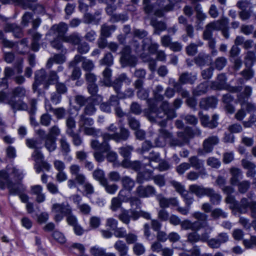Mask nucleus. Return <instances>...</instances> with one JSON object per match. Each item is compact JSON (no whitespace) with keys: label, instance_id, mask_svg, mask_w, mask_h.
I'll use <instances>...</instances> for the list:
<instances>
[{"label":"nucleus","instance_id":"f257e3e1","mask_svg":"<svg viewBox=\"0 0 256 256\" xmlns=\"http://www.w3.org/2000/svg\"><path fill=\"white\" fill-rule=\"evenodd\" d=\"M24 175L21 170L15 168L10 170L6 168L0 170V189L6 187L11 194L17 195L24 190V186L20 182Z\"/></svg>","mask_w":256,"mask_h":256},{"label":"nucleus","instance_id":"f03ea898","mask_svg":"<svg viewBox=\"0 0 256 256\" xmlns=\"http://www.w3.org/2000/svg\"><path fill=\"white\" fill-rule=\"evenodd\" d=\"M26 96L27 90L24 87L20 86L12 88L8 94L1 90L0 103L8 104L14 114L17 111L26 110H28V104L22 100Z\"/></svg>","mask_w":256,"mask_h":256},{"label":"nucleus","instance_id":"7ed1b4c3","mask_svg":"<svg viewBox=\"0 0 256 256\" xmlns=\"http://www.w3.org/2000/svg\"><path fill=\"white\" fill-rule=\"evenodd\" d=\"M148 102V108L144 110L145 116L152 122L158 123L160 126L164 127L166 125V110H158L157 105L155 104H150Z\"/></svg>","mask_w":256,"mask_h":256},{"label":"nucleus","instance_id":"20e7f679","mask_svg":"<svg viewBox=\"0 0 256 256\" xmlns=\"http://www.w3.org/2000/svg\"><path fill=\"white\" fill-rule=\"evenodd\" d=\"M90 146L94 150L93 155L96 160L99 162L104 161V154L110 150V146L106 140L103 139L101 143L96 140H92L90 142Z\"/></svg>","mask_w":256,"mask_h":256},{"label":"nucleus","instance_id":"39448f33","mask_svg":"<svg viewBox=\"0 0 256 256\" xmlns=\"http://www.w3.org/2000/svg\"><path fill=\"white\" fill-rule=\"evenodd\" d=\"M227 78L224 74H219L214 81L211 82L210 87L216 90H226L230 92L236 93L242 90V86H232L226 83Z\"/></svg>","mask_w":256,"mask_h":256},{"label":"nucleus","instance_id":"423d86ee","mask_svg":"<svg viewBox=\"0 0 256 256\" xmlns=\"http://www.w3.org/2000/svg\"><path fill=\"white\" fill-rule=\"evenodd\" d=\"M51 211L54 214V220L56 222L60 221L66 214L72 212V208L68 203H55L52 205Z\"/></svg>","mask_w":256,"mask_h":256},{"label":"nucleus","instance_id":"0eeeda50","mask_svg":"<svg viewBox=\"0 0 256 256\" xmlns=\"http://www.w3.org/2000/svg\"><path fill=\"white\" fill-rule=\"evenodd\" d=\"M236 210L240 214H246L248 212V208H250L251 212V216L256 219V202H249L248 199L243 198L241 199L239 204L236 206Z\"/></svg>","mask_w":256,"mask_h":256},{"label":"nucleus","instance_id":"6e6552de","mask_svg":"<svg viewBox=\"0 0 256 256\" xmlns=\"http://www.w3.org/2000/svg\"><path fill=\"white\" fill-rule=\"evenodd\" d=\"M219 142V138L216 136H212L206 138L202 142V148L198 150V154L204 156L212 152L214 146Z\"/></svg>","mask_w":256,"mask_h":256},{"label":"nucleus","instance_id":"1a4fd4ad","mask_svg":"<svg viewBox=\"0 0 256 256\" xmlns=\"http://www.w3.org/2000/svg\"><path fill=\"white\" fill-rule=\"evenodd\" d=\"M120 62L124 66H134L136 64V58L131 54L130 48L128 46H125L120 52Z\"/></svg>","mask_w":256,"mask_h":256},{"label":"nucleus","instance_id":"9d476101","mask_svg":"<svg viewBox=\"0 0 256 256\" xmlns=\"http://www.w3.org/2000/svg\"><path fill=\"white\" fill-rule=\"evenodd\" d=\"M130 133L128 130L121 128L120 132H116L113 134H110L105 132L102 134L104 140H106L108 141L110 140H113L116 142H120L121 140H126L129 137Z\"/></svg>","mask_w":256,"mask_h":256},{"label":"nucleus","instance_id":"9b49d317","mask_svg":"<svg viewBox=\"0 0 256 256\" xmlns=\"http://www.w3.org/2000/svg\"><path fill=\"white\" fill-rule=\"evenodd\" d=\"M80 62H82V68L85 71L90 72L94 67V64L92 60L86 59V58L79 54L75 56L73 60L70 62V66H74Z\"/></svg>","mask_w":256,"mask_h":256},{"label":"nucleus","instance_id":"f8f14e48","mask_svg":"<svg viewBox=\"0 0 256 256\" xmlns=\"http://www.w3.org/2000/svg\"><path fill=\"white\" fill-rule=\"evenodd\" d=\"M158 132V136L154 141L156 146L158 147L164 146L166 144V140L172 138V134L163 128H160Z\"/></svg>","mask_w":256,"mask_h":256},{"label":"nucleus","instance_id":"ddd939ff","mask_svg":"<svg viewBox=\"0 0 256 256\" xmlns=\"http://www.w3.org/2000/svg\"><path fill=\"white\" fill-rule=\"evenodd\" d=\"M70 174L74 176L76 182L80 185H82L86 180V176L80 172V167L77 164H72L69 167Z\"/></svg>","mask_w":256,"mask_h":256},{"label":"nucleus","instance_id":"4468645a","mask_svg":"<svg viewBox=\"0 0 256 256\" xmlns=\"http://www.w3.org/2000/svg\"><path fill=\"white\" fill-rule=\"evenodd\" d=\"M156 190L154 188L151 186H138L134 194L140 198H148L156 194Z\"/></svg>","mask_w":256,"mask_h":256},{"label":"nucleus","instance_id":"2eb2a0df","mask_svg":"<svg viewBox=\"0 0 256 256\" xmlns=\"http://www.w3.org/2000/svg\"><path fill=\"white\" fill-rule=\"evenodd\" d=\"M156 200L162 208L165 209L170 206H178V200L176 198H166L161 194H159L156 196Z\"/></svg>","mask_w":256,"mask_h":256},{"label":"nucleus","instance_id":"dca6fc26","mask_svg":"<svg viewBox=\"0 0 256 256\" xmlns=\"http://www.w3.org/2000/svg\"><path fill=\"white\" fill-rule=\"evenodd\" d=\"M68 30V26L64 22H61L58 24L53 25L50 28L49 31L50 34H56L57 37L61 38L62 41L63 38L64 37L65 34Z\"/></svg>","mask_w":256,"mask_h":256},{"label":"nucleus","instance_id":"f3484780","mask_svg":"<svg viewBox=\"0 0 256 256\" xmlns=\"http://www.w3.org/2000/svg\"><path fill=\"white\" fill-rule=\"evenodd\" d=\"M200 114V118L201 124L204 127H208L210 128H216L218 125V116L216 114L212 116V120H210V118L208 115Z\"/></svg>","mask_w":256,"mask_h":256},{"label":"nucleus","instance_id":"a211bd4d","mask_svg":"<svg viewBox=\"0 0 256 256\" xmlns=\"http://www.w3.org/2000/svg\"><path fill=\"white\" fill-rule=\"evenodd\" d=\"M131 82L132 80L127 76L126 74H122L114 81L112 86L118 95L120 93L122 82H124L128 85Z\"/></svg>","mask_w":256,"mask_h":256},{"label":"nucleus","instance_id":"6ab92c4d","mask_svg":"<svg viewBox=\"0 0 256 256\" xmlns=\"http://www.w3.org/2000/svg\"><path fill=\"white\" fill-rule=\"evenodd\" d=\"M189 165L190 167L194 168L196 170H202L200 174H206V173L204 168V161L200 159L197 156H194L188 158Z\"/></svg>","mask_w":256,"mask_h":256},{"label":"nucleus","instance_id":"aec40b11","mask_svg":"<svg viewBox=\"0 0 256 256\" xmlns=\"http://www.w3.org/2000/svg\"><path fill=\"white\" fill-rule=\"evenodd\" d=\"M218 102L217 98L214 96L202 98L200 102V106L204 110L215 108L218 104Z\"/></svg>","mask_w":256,"mask_h":256},{"label":"nucleus","instance_id":"412c9836","mask_svg":"<svg viewBox=\"0 0 256 256\" xmlns=\"http://www.w3.org/2000/svg\"><path fill=\"white\" fill-rule=\"evenodd\" d=\"M4 30L6 32H12L14 36L16 38H20L23 36L21 28L16 24H6L4 26Z\"/></svg>","mask_w":256,"mask_h":256},{"label":"nucleus","instance_id":"4be33fe9","mask_svg":"<svg viewBox=\"0 0 256 256\" xmlns=\"http://www.w3.org/2000/svg\"><path fill=\"white\" fill-rule=\"evenodd\" d=\"M197 79L196 74L184 72L180 74L178 80L182 84H194Z\"/></svg>","mask_w":256,"mask_h":256},{"label":"nucleus","instance_id":"5701e85b","mask_svg":"<svg viewBox=\"0 0 256 256\" xmlns=\"http://www.w3.org/2000/svg\"><path fill=\"white\" fill-rule=\"evenodd\" d=\"M180 226L184 230H190L192 231H198L201 229V224L199 222H192L189 220H184L181 222Z\"/></svg>","mask_w":256,"mask_h":256},{"label":"nucleus","instance_id":"b1692460","mask_svg":"<svg viewBox=\"0 0 256 256\" xmlns=\"http://www.w3.org/2000/svg\"><path fill=\"white\" fill-rule=\"evenodd\" d=\"M46 79V72L44 70L42 69L36 71L35 73V81L32 86L34 90H36L38 86L42 83L44 84L45 88V83Z\"/></svg>","mask_w":256,"mask_h":256},{"label":"nucleus","instance_id":"393cba45","mask_svg":"<svg viewBox=\"0 0 256 256\" xmlns=\"http://www.w3.org/2000/svg\"><path fill=\"white\" fill-rule=\"evenodd\" d=\"M230 172L232 176L230 180V184L232 186L237 185L240 180L242 178V173L241 170L232 167L230 168Z\"/></svg>","mask_w":256,"mask_h":256},{"label":"nucleus","instance_id":"a878e982","mask_svg":"<svg viewBox=\"0 0 256 256\" xmlns=\"http://www.w3.org/2000/svg\"><path fill=\"white\" fill-rule=\"evenodd\" d=\"M206 196L209 197L210 202L214 205H219L222 200V196L211 188H209Z\"/></svg>","mask_w":256,"mask_h":256},{"label":"nucleus","instance_id":"bb28decb","mask_svg":"<svg viewBox=\"0 0 256 256\" xmlns=\"http://www.w3.org/2000/svg\"><path fill=\"white\" fill-rule=\"evenodd\" d=\"M208 188H204L202 186L195 184H192L189 186L190 191L200 198L204 196H206Z\"/></svg>","mask_w":256,"mask_h":256},{"label":"nucleus","instance_id":"cd10ccee","mask_svg":"<svg viewBox=\"0 0 256 256\" xmlns=\"http://www.w3.org/2000/svg\"><path fill=\"white\" fill-rule=\"evenodd\" d=\"M124 192V190H120L116 197L113 198L111 200L110 209L113 212L116 211L122 206V202H126V200L121 198V193Z\"/></svg>","mask_w":256,"mask_h":256},{"label":"nucleus","instance_id":"c85d7f7f","mask_svg":"<svg viewBox=\"0 0 256 256\" xmlns=\"http://www.w3.org/2000/svg\"><path fill=\"white\" fill-rule=\"evenodd\" d=\"M78 126L81 130L92 126L94 124V120L92 118L86 117L84 114H80L79 116Z\"/></svg>","mask_w":256,"mask_h":256},{"label":"nucleus","instance_id":"c756f323","mask_svg":"<svg viewBox=\"0 0 256 256\" xmlns=\"http://www.w3.org/2000/svg\"><path fill=\"white\" fill-rule=\"evenodd\" d=\"M110 102L112 107L114 108L115 113L118 117H122L124 114L119 106L120 102L117 96H112L110 98Z\"/></svg>","mask_w":256,"mask_h":256},{"label":"nucleus","instance_id":"7c9ffc66","mask_svg":"<svg viewBox=\"0 0 256 256\" xmlns=\"http://www.w3.org/2000/svg\"><path fill=\"white\" fill-rule=\"evenodd\" d=\"M160 108L166 110V120L172 119L176 116V114L174 110L170 108V104L167 101H163L160 105Z\"/></svg>","mask_w":256,"mask_h":256},{"label":"nucleus","instance_id":"2f4dec72","mask_svg":"<svg viewBox=\"0 0 256 256\" xmlns=\"http://www.w3.org/2000/svg\"><path fill=\"white\" fill-rule=\"evenodd\" d=\"M121 183L122 188L128 192L132 190L135 186V182L128 176H124L121 178Z\"/></svg>","mask_w":256,"mask_h":256},{"label":"nucleus","instance_id":"473e14b6","mask_svg":"<svg viewBox=\"0 0 256 256\" xmlns=\"http://www.w3.org/2000/svg\"><path fill=\"white\" fill-rule=\"evenodd\" d=\"M114 246L118 252L120 256L127 255L128 247L124 241L121 240L116 241L114 243Z\"/></svg>","mask_w":256,"mask_h":256},{"label":"nucleus","instance_id":"72a5a7b5","mask_svg":"<svg viewBox=\"0 0 256 256\" xmlns=\"http://www.w3.org/2000/svg\"><path fill=\"white\" fill-rule=\"evenodd\" d=\"M134 209L125 210L122 209L121 212L118 215V218L124 224L128 225L130 223V219L132 220V214L130 211Z\"/></svg>","mask_w":256,"mask_h":256},{"label":"nucleus","instance_id":"f704fd0d","mask_svg":"<svg viewBox=\"0 0 256 256\" xmlns=\"http://www.w3.org/2000/svg\"><path fill=\"white\" fill-rule=\"evenodd\" d=\"M238 100L242 108L246 109L248 112H254L256 104L248 102V100H246L243 98L242 96L240 95L238 96Z\"/></svg>","mask_w":256,"mask_h":256},{"label":"nucleus","instance_id":"c9c22d12","mask_svg":"<svg viewBox=\"0 0 256 256\" xmlns=\"http://www.w3.org/2000/svg\"><path fill=\"white\" fill-rule=\"evenodd\" d=\"M192 216L197 220L195 222H200L201 228L206 226L208 218V216L206 214L200 211H196L193 212Z\"/></svg>","mask_w":256,"mask_h":256},{"label":"nucleus","instance_id":"e433bc0d","mask_svg":"<svg viewBox=\"0 0 256 256\" xmlns=\"http://www.w3.org/2000/svg\"><path fill=\"white\" fill-rule=\"evenodd\" d=\"M59 76L57 72L54 70H51L49 72L47 76V79L46 80L45 88L48 89L50 84H56L58 82Z\"/></svg>","mask_w":256,"mask_h":256},{"label":"nucleus","instance_id":"4c0bfd02","mask_svg":"<svg viewBox=\"0 0 256 256\" xmlns=\"http://www.w3.org/2000/svg\"><path fill=\"white\" fill-rule=\"evenodd\" d=\"M82 41V38L78 33L74 32L70 36L63 38L62 42L70 43L74 45H78Z\"/></svg>","mask_w":256,"mask_h":256},{"label":"nucleus","instance_id":"58836bf2","mask_svg":"<svg viewBox=\"0 0 256 256\" xmlns=\"http://www.w3.org/2000/svg\"><path fill=\"white\" fill-rule=\"evenodd\" d=\"M26 144L30 148L40 150L42 147V142L40 139L28 138L26 140Z\"/></svg>","mask_w":256,"mask_h":256},{"label":"nucleus","instance_id":"ea45409f","mask_svg":"<svg viewBox=\"0 0 256 256\" xmlns=\"http://www.w3.org/2000/svg\"><path fill=\"white\" fill-rule=\"evenodd\" d=\"M208 90V84L206 82L200 84L192 90V94L194 96H200L206 93Z\"/></svg>","mask_w":256,"mask_h":256},{"label":"nucleus","instance_id":"a19ab883","mask_svg":"<svg viewBox=\"0 0 256 256\" xmlns=\"http://www.w3.org/2000/svg\"><path fill=\"white\" fill-rule=\"evenodd\" d=\"M130 214H132V220H136L140 216H142L146 220H150L151 218L150 214L149 212L144 210L138 211L136 210H133L130 211Z\"/></svg>","mask_w":256,"mask_h":256},{"label":"nucleus","instance_id":"79ce46f5","mask_svg":"<svg viewBox=\"0 0 256 256\" xmlns=\"http://www.w3.org/2000/svg\"><path fill=\"white\" fill-rule=\"evenodd\" d=\"M152 171H150V176L148 178H146V180H152L154 183L160 187L164 186L166 184V180L162 175H156L153 176L152 175Z\"/></svg>","mask_w":256,"mask_h":256},{"label":"nucleus","instance_id":"37998d69","mask_svg":"<svg viewBox=\"0 0 256 256\" xmlns=\"http://www.w3.org/2000/svg\"><path fill=\"white\" fill-rule=\"evenodd\" d=\"M60 148L64 155H66L70 151V144L66 136H62L60 140Z\"/></svg>","mask_w":256,"mask_h":256},{"label":"nucleus","instance_id":"c03bdc74","mask_svg":"<svg viewBox=\"0 0 256 256\" xmlns=\"http://www.w3.org/2000/svg\"><path fill=\"white\" fill-rule=\"evenodd\" d=\"M92 176L94 178L98 180L100 184H102L107 179L105 177V174L104 172L99 168L94 170L92 173Z\"/></svg>","mask_w":256,"mask_h":256},{"label":"nucleus","instance_id":"a18cd8bd","mask_svg":"<svg viewBox=\"0 0 256 256\" xmlns=\"http://www.w3.org/2000/svg\"><path fill=\"white\" fill-rule=\"evenodd\" d=\"M150 24L155 28L154 34H160L159 32H162L166 29V26L164 23L162 22H158L156 19H152Z\"/></svg>","mask_w":256,"mask_h":256},{"label":"nucleus","instance_id":"49530a36","mask_svg":"<svg viewBox=\"0 0 256 256\" xmlns=\"http://www.w3.org/2000/svg\"><path fill=\"white\" fill-rule=\"evenodd\" d=\"M44 146L50 152L54 151L56 148V138L46 136Z\"/></svg>","mask_w":256,"mask_h":256},{"label":"nucleus","instance_id":"de8ad7c7","mask_svg":"<svg viewBox=\"0 0 256 256\" xmlns=\"http://www.w3.org/2000/svg\"><path fill=\"white\" fill-rule=\"evenodd\" d=\"M101 186L104 187L107 193L110 194H114L118 188V186L116 184H110L108 180L101 184Z\"/></svg>","mask_w":256,"mask_h":256},{"label":"nucleus","instance_id":"09e8293b","mask_svg":"<svg viewBox=\"0 0 256 256\" xmlns=\"http://www.w3.org/2000/svg\"><path fill=\"white\" fill-rule=\"evenodd\" d=\"M66 134L68 135L74 132V129L76 127V121L72 117L68 118L66 120Z\"/></svg>","mask_w":256,"mask_h":256},{"label":"nucleus","instance_id":"8fccbe9b","mask_svg":"<svg viewBox=\"0 0 256 256\" xmlns=\"http://www.w3.org/2000/svg\"><path fill=\"white\" fill-rule=\"evenodd\" d=\"M96 110V108L95 107V105L92 104L91 102L88 100V102L85 105L83 113L82 114H84V116H92L95 114Z\"/></svg>","mask_w":256,"mask_h":256},{"label":"nucleus","instance_id":"3c124183","mask_svg":"<svg viewBox=\"0 0 256 256\" xmlns=\"http://www.w3.org/2000/svg\"><path fill=\"white\" fill-rule=\"evenodd\" d=\"M115 30L116 26L114 25L108 26L104 24L102 26L101 35L105 38L109 37L111 34V32H114Z\"/></svg>","mask_w":256,"mask_h":256},{"label":"nucleus","instance_id":"603ef678","mask_svg":"<svg viewBox=\"0 0 256 256\" xmlns=\"http://www.w3.org/2000/svg\"><path fill=\"white\" fill-rule=\"evenodd\" d=\"M134 148L131 146H126L118 148V152L123 158H130Z\"/></svg>","mask_w":256,"mask_h":256},{"label":"nucleus","instance_id":"864d4df0","mask_svg":"<svg viewBox=\"0 0 256 256\" xmlns=\"http://www.w3.org/2000/svg\"><path fill=\"white\" fill-rule=\"evenodd\" d=\"M60 40H62L61 38L56 37L53 40L50 42V45L54 48L58 50H60L62 52H66V49L64 48Z\"/></svg>","mask_w":256,"mask_h":256},{"label":"nucleus","instance_id":"5fc2aeb1","mask_svg":"<svg viewBox=\"0 0 256 256\" xmlns=\"http://www.w3.org/2000/svg\"><path fill=\"white\" fill-rule=\"evenodd\" d=\"M65 61V58L63 55L56 54L52 58H50L48 60L46 66L48 68H50L53 62L57 64H61Z\"/></svg>","mask_w":256,"mask_h":256},{"label":"nucleus","instance_id":"6e6d98bb","mask_svg":"<svg viewBox=\"0 0 256 256\" xmlns=\"http://www.w3.org/2000/svg\"><path fill=\"white\" fill-rule=\"evenodd\" d=\"M210 216L214 219H218L220 218H226L228 214L220 208H216L212 211Z\"/></svg>","mask_w":256,"mask_h":256},{"label":"nucleus","instance_id":"4d7b16f0","mask_svg":"<svg viewBox=\"0 0 256 256\" xmlns=\"http://www.w3.org/2000/svg\"><path fill=\"white\" fill-rule=\"evenodd\" d=\"M187 241L192 244H194L200 241V234L198 231H193L187 234Z\"/></svg>","mask_w":256,"mask_h":256},{"label":"nucleus","instance_id":"13d9d810","mask_svg":"<svg viewBox=\"0 0 256 256\" xmlns=\"http://www.w3.org/2000/svg\"><path fill=\"white\" fill-rule=\"evenodd\" d=\"M256 59L255 54L252 51H248L244 58V64L246 67H251L254 60Z\"/></svg>","mask_w":256,"mask_h":256},{"label":"nucleus","instance_id":"bf43d9fd","mask_svg":"<svg viewBox=\"0 0 256 256\" xmlns=\"http://www.w3.org/2000/svg\"><path fill=\"white\" fill-rule=\"evenodd\" d=\"M208 25L213 31L220 30L225 26L224 20L214 21L209 23Z\"/></svg>","mask_w":256,"mask_h":256},{"label":"nucleus","instance_id":"052dcab7","mask_svg":"<svg viewBox=\"0 0 256 256\" xmlns=\"http://www.w3.org/2000/svg\"><path fill=\"white\" fill-rule=\"evenodd\" d=\"M90 252L92 256H103L105 254L106 250L98 246L90 248Z\"/></svg>","mask_w":256,"mask_h":256},{"label":"nucleus","instance_id":"680f3d73","mask_svg":"<svg viewBox=\"0 0 256 256\" xmlns=\"http://www.w3.org/2000/svg\"><path fill=\"white\" fill-rule=\"evenodd\" d=\"M102 82L104 84L108 86L110 84V78L112 76V70L108 68L106 69L102 72Z\"/></svg>","mask_w":256,"mask_h":256},{"label":"nucleus","instance_id":"e2e57ef3","mask_svg":"<svg viewBox=\"0 0 256 256\" xmlns=\"http://www.w3.org/2000/svg\"><path fill=\"white\" fill-rule=\"evenodd\" d=\"M240 74L242 76L244 80H248L254 76V72L252 68H249L244 69L240 72Z\"/></svg>","mask_w":256,"mask_h":256},{"label":"nucleus","instance_id":"0e129e2a","mask_svg":"<svg viewBox=\"0 0 256 256\" xmlns=\"http://www.w3.org/2000/svg\"><path fill=\"white\" fill-rule=\"evenodd\" d=\"M238 186V190L240 193H246L250 186V182L248 180H243L238 183L236 185Z\"/></svg>","mask_w":256,"mask_h":256},{"label":"nucleus","instance_id":"69168bd1","mask_svg":"<svg viewBox=\"0 0 256 256\" xmlns=\"http://www.w3.org/2000/svg\"><path fill=\"white\" fill-rule=\"evenodd\" d=\"M226 63L227 60L225 58L218 57L214 62L215 67L219 70H222L226 66Z\"/></svg>","mask_w":256,"mask_h":256},{"label":"nucleus","instance_id":"338daca9","mask_svg":"<svg viewBox=\"0 0 256 256\" xmlns=\"http://www.w3.org/2000/svg\"><path fill=\"white\" fill-rule=\"evenodd\" d=\"M83 185V188L84 190V192L86 193V195L88 196H90L94 194V188L93 185L89 182H84V183L82 184Z\"/></svg>","mask_w":256,"mask_h":256},{"label":"nucleus","instance_id":"774afa93","mask_svg":"<svg viewBox=\"0 0 256 256\" xmlns=\"http://www.w3.org/2000/svg\"><path fill=\"white\" fill-rule=\"evenodd\" d=\"M78 45L77 51L81 54L87 53L90 49L89 44L85 42H80Z\"/></svg>","mask_w":256,"mask_h":256}]
</instances>
